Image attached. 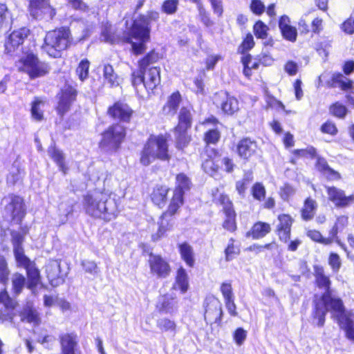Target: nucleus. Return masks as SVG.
<instances>
[{
	"label": "nucleus",
	"mask_w": 354,
	"mask_h": 354,
	"mask_svg": "<svg viewBox=\"0 0 354 354\" xmlns=\"http://www.w3.org/2000/svg\"><path fill=\"white\" fill-rule=\"evenodd\" d=\"M159 13L155 10H149L146 15L140 14L131 21L129 30H124L122 36H117L110 28L106 27L102 32L104 40L111 44H129L133 55H142L147 50L146 44L151 39V24L158 21Z\"/></svg>",
	"instance_id": "1"
},
{
	"label": "nucleus",
	"mask_w": 354,
	"mask_h": 354,
	"mask_svg": "<svg viewBox=\"0 0 354 354\" xmlns=\"http://www.w3.org/2000/svg\"><path fill=\"white\" fill-rule=\"evenodd\" d=\"M313 276L315 287L324 291L319 297L322 304L335 313V319L339 328L344 331L345 337L354 342V313L346 310L340 297L333 295L332 281L324 266L314 265Z\"/></svg>",
	"instance_id": "2"
},
{
	"label": "nucleus",
	"mask_w": 354,
	"mask_h": 354,
	"mask_svg": "<svg viewBox=\"0 0 354 354\" xmlns=\"http://www.w3.org/2000/svg\"><path fill=\"white\" fill-rule=\"evenodd\" d=\"M176 185L167 207L160 215L157 231L151 235V241L157 242L165 237L167 232L172 229L174 217L178 214L185 203V193L192 187L191 179L185 173L176 175Z\"/></svg>",
	"instance_id": "3"
},
{
	"label": "nucleus",
	"mask_w": 354,
	"mask_h": 354,
	"mask_svg": "<svg viewBox=\"0 0 354 354\" xmlns=\"http://www.w3.org/2000/svg\"><path fill=\"white\" fill-rule=\"evenodd\" d=\"M167 134H151L140 152V162L142 166H149L154 160L169 162L171 159Z\"/></svg>",
	"instance_id": "4"
},
{
	"label": "nucleus",
	"mask_w": 354,
	"mask_h": 354,
	"mask_svg": "<svg viewBox=\"0 0 354 354\" xmlns=\"http://www.w3.org/2000/svg\"><path fill=\"white\" fill-rule=\"evenodd\" d=\"M73 44L70 28L61 26L46 32L41 48L49 57L57 59Z\"/></svg>",
	"instance_id": "5"
},
{
	"label": "nucleus",
	"mask_w": 354,
	"mask_h": 354,
	"mask_svg": "<svg viewBox=\"0 0 354 354\" xmlns=\"http://www.w3.org/2000/svg\"><path fill=\"white\" fill-rule=\"evenodd\" d=\"M83 200L85 212L95 218H101L109 222L118 216L115 203L105 195L95 197L87 194L84 196Z\"/></svg>",
	"instance_id": "6"
},
{
	"label": "nucleus",
	"mask_w": 354,
	"mask_h": 354,
	"mask_svg": "<svg viewBox=\"0 0 354 354\" xmlns=\"http://www.w3.org/2000/svg\"><path fill=\"white\" fill-rule=\"evenodd\" d=\"M177 122L173 127L175 134V147L179 151H184L192 140L189 133L194 123V108L192 105L183 106L177 113Z\"/></svg>",
	"instance_id": "7"
},
{
	"label": "nucleus",
	"mask_w": 354,
	"mask_h": 354,
	"mask_svg": "<svg viewBox=\"0 0 354 354\" xmlns=\"http://www.w3.org/2000/svg\"><path fill=\"white\" fill-rule=\"evenodd\" d=\"M16 66L18 71L26 74L30 80L44 77L50 71V64L41 61L38 55L31 50L23 52L16 62Z\"/></svg>",
	"instance_id": "8"
},
{
	"label": "nucleus",
	"mask_w": 354,
	"mask_h": 354,
	"mask_svg": "<svg viewBox=\"0 0 354 354\" xmlns=\"http://www.w3.org/2000/svg\"><path fill=\"white\" fill-rule=\"evenodd\" d=\"M127 129L120 123H112L101 133L98 147L109 153L118 152L126 140Z\"/></svg>",
	"instance_id": "9"
},
{
	"label": "nucleus",
	"mask_w": 354,
	"mask_h": 354,
	"mask_svg": "<svg viewBox=\"0 0 354 354\" xmlns=\"http://www.w3.org/2000/svg\"><path fill=\"white\" fill-rule=\"evenodd\" d=\"M0 205L3 207L5 216L9 218L10 225H22L27 214V207L24 197L9 194L2 197Z\"/></svg>",
	"instance_id": "10"
},
{
	"label": "nucleus",
	"mask_w": 354,
	"mask_h": 354,
	"mask_svg": "<svg viewBox=\"0 0 354 354\" xmlns=\"http://www.w3.org/2000/svg\"><path fill=\"white\" fill-rule=\"evenodd\" d=\"M109 118L122 125L130 124L136 116V111L125 100H118L108 106L106 111Z\"/></svg>",
	"instance_id": "11"
},
{
	"label": "nucleus",
	"mask_w": 354,
	"mask_h": 354,
	"mask_svg": "<svg viewBox=\"0 0 354 354\" xmlns=\"http://www.w3.org/2000/svg\"><path fill=\"white\" fill-rule=\"evenodd\" d=\"M78 93L77 88L71 84H65L57 93L55 111L59 118L64 117L71 111L77 101Z\"/></svg>",
	"instance_id": "12"
},
{
	"label": "nucleus",
	"mask_w": 354,
	"mask_h": 354,
	"mask_svg": "<svg viewBox=\"0 0 354 354\" xmlns=\"http://www.w3.org/2000/svg\"><path fill=\"white\" fill-rule=\"evenodd\" d=\"M28 11L33 19L46 22L53 20L57 15L50 0H28Z\"/></svg>",
	"instance_id": "13"
},
{
	"label": "nucleus",
	"mask_w": 354,
	"mask_h": 354,
	"mask_svg": "<svg viewBox=\"0 0 354 354\" xmlns=\"http://www.w3.org/2000/svg\"><path fill=\"white\" fill-rule=\"evenodd\" d=\"M160 66L149 68L140 74H137L136 71H133L131 74V84L136 87L143 84L147 90L153 91L160 84Z\"/></svg>",
	"instance_id": "14"
},
{
	"label": "nucleus",
	"mask_w": 354,
	"mask_h": 354,
	"mask_svg": "<svg viewBox=\"0 0 354 354\" xmlns=\"http://www.w3.org/2000/svg\"><path fill=\"white\" fill-rule=\"evenodd\" d=\"M212 103L225 116H232L240 110L238 99L227 91L216 92L212 97Z\"/></svg>",
	"instance_id": "15"
},
{
	"label": "nucleus",
	"mask_w": 354,
	"mask_h": 354,
	"mask_svg": "<svg viewBox=\"0 0 354 354\" xmlns=\"http://www.w3.org/2000/svg\"><path fill=\"white\" fill-rule=\"evenodd\" d=\"M31 30L27 26H22L11 31L5 37L4 54L13 56L30 35Z\"/></svg>",
	"instance_id": "16"
},
{
	"label": "nucleus",
	"mask_w": 354,
	"mask_h": 354,
	"mask_svg": "<svg viewBox=\"0 0 354 354\" xmlns=\"http://www.w3.org/2000/svg\"><path fill=\"white\" fill-rule=\"evenodd\" d=\"M203 317L207 325L212 326L214 324L221 326L223 316V311L220 300L213 296H207L203 301Z\"/></svg>",
	"instance_id": "17"
},
{
	"label": "nucleus",
	"mask_w": 354,
	"mask_h": 354,
	"mask_svg": "<svg viewBox=\"0 0 354 354\" xmlns=\"http://www.w3.org/2000/svg\"><path fill=\"white\" fill-rule=\"evenodd\" d=\"M148 255L147 263L151 275L160 279L169 277L172 270L169 262L160 254L150 252Z\"/></svg>",
	"instance_id": "18"
},
{
	"label": "nucleus",
	"mask_w": 354,
	"mask_h": 354,
	"mask_svg": "<svg viewBox=\"0 0 354 354\" xmlns=\"http://www.w3.org/2000/svg\"><path fill=\"white\" fill-rule=\"evenodd\" d=\"M257 142L250 137L241 138L234 146V152L244 162H250L258 154Z\"/></svg>",
	"instance_id": "19"
},
{
	"label": "nucleus",
	"mask_w": 354,
	"mask_h": 354,
	"mask_svg": "<svg viewBox=\"0 0 354 354\" xmlns=\"http://www.w3.org/2000/svg\"><path fill=\"white\" fill-rule=\"evenodd\" d=\"M18 267L25 269L27 277L26 286L28 289L34 290L41 283V276L39 270L34 261L28 257L16 261Z\"/></svg>",
	"instance_id": "20"
},
{
	"label": "nucleus",
	"mask_w": 354,
	"mask_h": 354,
	"mask_svg": "<svg viewBox=\"0 0 354 354\" xmlns=\"http://www.w3.org/2000/svg\"><path fill=\"white\" fill-rule=\"evenodd\" d=\"M205 157L201 161L202 169L212 176L217 174L221 168L220 151L216 148L205 149Z\"/></svg>",
	"instance_id": "21"
},
{
	"label": "nucleus",
	"mask_w": 354,
	"mask_h": 354,
	"mask_svg": "<svg viewBox=\"0 0 354 354\" xmlns=\"http://www.w3.org/2000/svg\"><path fill=\"white\" fill-rule=\"evenodd\" d=\"M202 124L214 127V128L206 130L203 135V141L205 147L217 145L221 140V131L217 127L218 124H221L219 120L216 116L211 115L203 120Z\"/></svg>",
	"instance_id": "22"
},
{
	"label": "nucleus",
	"mask_w": 354,
	"mask_h": 354,
	"mask_svg": "<svg viewBox=\"0 0 354 354\" xmlns=\"http://www.w3.org/2000/svg\"><path fill=\"white\" fill-rule=\"evenodd\" d=\"M277 219L274 232L281 242L286 243L291 237L294 218L289 214L282 213L277 215Z\"/></svg>",
	"instance_id": "23"
},
{
	"label": "nucleus",
	"mask_w": 354,
	"mask_h": 354,
	"mask_svg": "<svg viewBox=\"0 0 354 354\" xmlns=\"http://www.w3.org/2000/svg\"><path fill=\"white\" fill-rule=\"evenodd\" d=\"M59 354H81L79 348V337L74 331L62 333L58 336Z\"/></svg>",
	"instance_id": "24"
},
{
	"label": "nucleus",
	"mask_w": 354,
	"mask_h": 354,
	"mask_svg": "<svg viewBox=\"0 0 354 354\" xmlns=\"http://www.w3.org/2000/svg\"><path fill=\"white\" fill-rule=\"evenodd\" d=\"M325 188L328 201L335 207L344 208L354 204V194L346 196L344 190L335 186H326Z\"/></svg>",
	"instance_id": "25"
},
{
	"label": "nucleus",
	"mask_w": 354,
	"mask_h": 354,
	"mask_svg": "<svg viewBox=\"0 0 354 354\" xmlns=\"http://www.w3.org/2000/svg\"><path fill=\"white\" fill-rule=\"evenodd\" d=\"M19 226L20 232H17L15 230L10 232L11 242L13 247V254L16 261L28 257L25 254L24 249L22 245L25 239L24 236L28 234L30 227L26 225H21Z\"/></svg>",
	"instance_id": "26"
},
{
	"label": "nucleus",
	"mask_w": 354,
	"mask_h": 354,
	"mask_svg": "<svg viewBox=\"0 0 354 354\" xmlns=\"http://www.w3.org/2000/svg\"><path fill=\"white\" fill-rule=\"evenodd\" d=\"M183 103V95L178 90L174 91L166 99L162 105L161 111L165 117H174L180 110Z\"/></svg>",
	"instance_id": "27"
},
{
	"label": "nucleus",
	"mask_w": 354,
	"mask_h": 354,
	"mask_svg": "<svg viewBox=\"0 0 354 354\" xmlns=\"http://www.w3.org/2000/svg\"><path fill=\"white\" fill-rule=\"evenodd\" d=\"M171 189L165 184L155 185L149 194L151 203L158 209H163L168 202L169 194Z\"/></svg>",
	"instance_id": "28"
},
{
	"label": "nucleus",
	"mask_w": 354,
	"mask_h": 354,
	"mask_svg": "<svg viewBox=\"0 0 354 354\" xmlns=\"http://www.w3.org/2000/svg\"><path fill=\"white\" fill-rule=\"evenodd\" d=\"M220 291L224 299L225 308L231 317H237V306L235 304V298L233 293V288L230 281L221 283Z\"/></svg>",
	"instance_id": "29"
},
{
	"label": "nucleus",
	"mask_w": 354,
	"mask_h": 354,
	"mask_svg": "<svg viewBox=\"0 0 354 354\" xmlns=\"http://www.w3.org/2000/svg\"><path fill=\"white\" fill-rule=\"evenodd\" d=\"M278 26L282 37L288 41L294 43L297 39V28L292 25V21L289 16L283 15L279 17Z\"/></svg>",
	"instance_id": "30"
},
{
	"label": "nucleus",
	"mask_w": 354,
	"mask_h": 354,
	"mask_svg": "<svg viewBox=\"0 0 354 354\" xmlns=\"http://www.w3.org/2000/svg\"><path fill=\"white\" fill-rule=\"evenodd\" d=\"M162 58V55L156 49H151L138 61L137 74H140L149 68L154 67Z\"/></svg>",
	"instance_id": "31"
},
{
	"label": "nucleus",
	"mask_w": 354,
	"mask_h": 354,
	"mask_svg": "<svg viewBox=\"0 0 354 354\" xmlns=\"http://www.w3.org/2000/svg\"><path fill=\"white\" fill-rule=\"evenodd\" d=\"M271 231L270 223L263 221H257L245 233V236L253 240H259L266 237Z\"/></svg>",
	"instance_id": "32"
},
{
	"label": "nucleus",
	"mask_w": 354,
	"mask_h": 354,
	"mask_svg": "<svg viewBox=\"0 0 354 354\" xmlns=\"http://www.w3.org/2000/svg\"><path fill=\"white\" fill-rule=\"evenodd\" d=\"M46 274L49 283L53 287L59 286L64 282V275L61 270L59 263L57 261L46 266Z\"/></svg>",
	"instance_id": "33"
},
{
	"label": "nucleus",
	"mask_w": 354,
	"mask_h": 354,
	"mask_svg": "<svg viewBox=\"0 0 354 354\" xmlns=\"http://www.w3.org/2000/svg\"><path fill=\"white\" fill-rule=\"evenodd\" d=\"M212 201L214 204L221 207V212L223 214L235 212L234 205L228 194L223 192L218 193V189L216 188L212 192Z\"/></svg>",
	"instance_id": "34"
},
{
	"label": "nucleus",
	"mask_w": 354,
	"mask_h": 354,
	"mask_svg": "<svg viewBox=\"0 0 354 354\" xmlns=\"http://www.w3.org/2000/svg\"><path fill=\"white\" fill-rule=\"evenodd\" d=\"M326 86L329 88L339 86L342 91H347L353 88V82L348 78H346L342 73L335 72L326 82Z\"/></svg>",
	"instance_id": "35"
},
{
	"label": "nucleus",
	"mask_w": 354,
	"mask_h": 354,
	"mask_svg": "<svg viewBox=\"0 0 354 354\" xmlns=\"http://www.w3.org/2000/svg\"><path fill=\"white\" fill-rule=\"evenodd\" d=\"M317 203L311 196L306 198L300 209V216L302 221H309L313 219L317 209Z\"/></svg>",
	"instance_id": "36"
},
{
	"label": "nucleus",
	"mask_w": 354,
	"mask_h": 354,
	"mask_svg": "<svg viewBox=\"0 0 354 354\" xmlns=\"http://www.w3.org/2000/svg\"><path fill=\"white\" fill-rule=\"evenodd\" d=\"M189 288V277L185 268L179 266L176 272L173 288L179 290L182 294L187 292Z\"/></svg>",
	"instance_id": "37"
},
{
	"label": "nucleus",
	"mask_w": 354,
	"mask_h": 354,
	"mask_svg": "<svg viewBox=\"0 0 354 354\" xmlns=\"http://www.w3.org/2000/svg\"><path fill=\"white\" fill-rule=\"evenodd\" d=\"M178 252L182 261L189 268H193L195 266V254L193 248L187 242L180 243L177 245Z\"/></svg>",
	"instance_id": "38"
},
{
	"label": "nucleus",
	"mask_w": 354,
	"mask_h": 354,
	"mask_svg": "<svg viewBox=\"0 0 354 354\" xmlns=\"http://www.w3.org/2000/svg\"><path fill=\"white\" fill-rule=\"evenodd\" d=\"M19 315L22 322H27L33 325H39L41 323L39 313L32 306H25L19 311Z\"/></svg>",
	"instance_id": "39"
},
{
	"label": "nucleus",
	"mask_w": 354,
	"mask_h": 354,
	"mask_svg": "<svg viewBox=\"0 0 354 354\" xmlns=\"http://www.w3.org/2000/svg\"><path fill=\"white\" fill-rule=\"evenodd\" d=\"M48 152L52 160L58 166L59 170L64 175L66 174L68 170L65 162L64 155L62 151L57 148L55 143L48 148Z\"/></svg>",
	"instance_id": "40"
},
{
	"label": "nucleus",
	"mask_w": 354,
	"mask_h": 354,
	"mask_svg": "<svg viewBox=\"0 0 354 354\" xmlns=\"http://www.w3.org/2000/svg\"><path fill=\"white\" fill-rule=\"evenodd\" d=\"M326 314L327 309L323 308L319 301H314L311 317L317 326L321 328L324 326Z\"/></svg>",
	"instance_id": "41"
},
{
	"label": "nucleus",
	"mask_w": 354,
	"mask_h": 354,
	"mask_svg": "<svg viewBox=\"0 0 354 354\" xmlns=\"http://www.w3.org/2000/svg\"><path fill=\"white\" fill-rule=\"evenodd\" d=\"M254 180V175L252 169L243 171V176L235 183V189L239 195L244 196L248 188V185Z\"/></svg>",
	"instance_id": "42"
},
{
	"label": "nucleus",
	"mask_w": 354,
	"mask_h": 354,
	"mask_svg": "<svg viewBox=\"0 0 354 354\" xmlns=\"http://www.w3.org/2000/svg\"><path fill=\"white\" fill-rule=\"evenodd\" d=\"M175 298L169 294L160 296L159 301L156 304V310L159 314L171 313L174 309V301Z\"/></svg>",
	"instance_id": "43"
},
{
	"label": "nucleus",
	"mask_w": 354,
	"mask_h": 354,
	"mask_svg": "<svg viewBox=\"0 0 354 354\" xmlns=\"http://www.w3.org/2000/svg\"><path fill=\"white\" fill-rule=\"evenodd\" d=\"M45 104V101L40 97H35L30 103V115L32 120L36 122H41L44 120V113L41 106Z\"/></svg>",
	"instance_id": "44"
},
{
	"label": "nucleus",
	"mask_w": 354,
	"mask_h": 354,
	"mask_svg": "<svg viewBox=\"0 0 354 354\" xmlns=\"http://www.w3.org/2000/svg\"><path fill=\"white\" fill-rule=\"evenodd\" d=\"M156 326L162 333H170L174 336L178 331L176 322L169 317L158 319L156 322Z\"/></svg>",
	"instance_id": "45"
},
{
	"label": "nucleus",
	"mask_w": 354,
	"mask_h": 354,
	"mask_svg": "<svg viewBox=\"0 0 354 354\" xmlns=\"http://www.w3.org/2000/svg\"><path fill=\"white\" fill-rule=\"evenodd\" d=\"M317 149L313 146H308L305 149H297L291 151L292 158L290 162L295 164L297 160L301 158H308L315 159L316 157Z\"/></svg>",
	"instance_id": "46"
},
{
	"label": "nucleus",
	"mask_w": 354,
	"mask_h": 354,
	"mask_svg": "<svg viewBox=\"0 0 354 354\" xmlns=\"http://www.w3.org/2000/svg\"><path fill=\"white\" fill-rule=\"evenodd\" d=\"M252 55L250 54L245 55L241 58V62L243 64V73L248 79H250L252 76V70H257L260 66V62L258 60L251 63Z\"/></svg>",
	"instance_id": "47"
},
{
	"label": "nucleus",
	"mask_w": 354,
	"mask_h": 354,
	"mask_svg": "<svg viewBox=\"0 0 354 354\" xmlns=\"http://www.w3.org/2000/svg\"><path fill=\"white\" fill-rule=\"evenodd\" d=\"M224 216L225 218L222 222L223 228L229 232H235L238 229L236 221V212L235 211L230 213L225 214Z\"/></svg>",
	"instance_id": "48"
},
{
	"label": "nucleus",
	"mask_w": 354,
	"mask_h": 354,
	"mask_svg": "<svg viewBox=\"0 0 354 354\" xmlns=\"http://www.w3.org/2000/svg\"><path fill=\"white\" fill-rule=\"evenodd\" d=\"M236 239L233 237L229 239L224 250L225 260L230 261L240 254L239 247L236 244Z\"/></svg>",
	"instance_id": "49"
},
{
	"label": "nucleus",
	"mask_w": 354,
	"mask_h": 354,
	"mask_svg": "<svg viewBox=\"0 0 354 354\" xmlns=\"http://www.w3.org/2000/svg\"><path fill=\"white\" fill-rule=\"evenodd\" d=\"M254 46L255 41L253 35L250 32H248L239 45L237 53L244 56L245 55L249 54L248 51L252 49Z\"/></svg>",
	"instance_id": "50"
},
{
	"label": "nucleus",
	"mask_w": 354,
	"mask_h": 354,
	"mask_svg": "<svg viewBox=\"0 0 354 354\" xmlns=\"http://www.w3.org/2000/svg\"><path fill=\"white\" fill-rule=\"evenodd\" d=\"M10 271L6 257L0 254V284L6 286L9 281Z\"/></svg>",
	"instance_id": "51"
},
{
	"label": "nucleus",
	"mask_w": 354,
	"mask_h": 354,
	"mask_svg": "<svg viewBox=\"0 0 354 354\" xmlns=\"http://www.w3.org/2000/svg\"><path fill=\"white\" fill-rule=\"evenodd\" d=\"M91 63L86 58L82 59L77 64L75 69V73L81 82H84L89 75V68Z\"/></svg>",
	"instance_id": "52"
},
{
	"label": "nucleus",
	"mask_w": 354,
	"mask_h": 354,
	"mask_svg": "<svg viewBox=\"0 0 354 354\" xmlns=\"http://www.w3.org/2000/svg\"><path fill=\"white\" fill-rule=\"evenodd\" d=\"M250 194L252 198L257 201H263L266 198V189L263 183H254L250 189Z\"/></svg>",
	"instance_id": "53"
},
{
	"label": "nucleus",
	"mask_w": 354,
	"mask_h": 354,
	"mask_svg": "<svg viewBox=\"0 0 354 354\" xmlns=\"http://www.w3.org/2000/svg\"><path fill=\"white\" fill-rule=\"evenodd\" d=\"M253 33L257 39H265L268 36L269 27L261 20H257L252 26Z\"/></svg>",
	"instance_id": "54"
},
{
	"label": "nucleus",
	"mask_w": 354,
	"mask_h": 354,
	"mask_svg": "<svg viewBox=\"0 0 354 354\" xmlns=\"http://www.w3.org/2000/svg\"><path fill=\"white\" fill-rule=\"evenodd\" d=\"M329 111L333 116L342 119L347 115L348 109L340 102H335L330 105Z\"/></svg>",
	"instance_id": "55"
},
{
	"label": "nucleus",
	"mask_w": 354,
	"mask_h": 354,
	"mask_svg": "<svg viewBox=\"0 0 354 354\" xmlns=\"http://www.w3.org/2000/svg\"><path fill=\"white\" fill-rule=\"evenodd\" d=\"M103 76L104 80L110 84L111 86L118 84L117 82L118 76L115 73L113 67L111 64H104L103 68Z\"/></svg>",
	"instance_id": "56"
},
{
	"label": "nucleus",
	"mask_w": 354,
	"mask_h": 354,
	"mask_svg": "<svg viewBox=\"0 0 354 354\" xmlns=\"http://www.w3.org/2000/svg\"><path fill=\"white\" fill-rule=\"evenodd\" d=\"M26 279L21 273H15L12 279V292L15 295H19L24 287Z\"/></svg>",
	"instance_id": "57"
},
{
	"label": "nucleus",
	"mask_w": 354,
	"mask_h": 354,
	"mask_svg": "<svg viewBox=\"0 0 354 354\" xmlns=\"http://www.w3.org/2000/svg\"><path fill=\"white\" fill-rule=\"evenodd\" d=\"M178 0H165L160 7L161 11L166 15H171L178 10Z\"/></svg>",
	"instance_id": "58"
},
{
	"label": "nucleus",
	"mask_w": 354,
	"mask_h": 354,
	"mask_svg": "<svg viewBox=\"0 0 354 354\" xmlns=\"http://www.w3.org/2000/svg\"><path fill=\"white\" fill-rule=\"evenodd\" d=\"M341 230L335 225L332 226L330 230H329V236L328 237H326V239L328 241L326 243V245H331L333 243H336L337 245H339L341 248L346 250V248L344 246V244H343L339 236L338 233Z\"/></svg>",
	"instance_id": "59"
},
{
	"label": "nucleus",
	"mask_w": 354,
	"mask_h": 354,
	"mask_svg": "<svg viewBox=\"0 0 354 354\" xmlns=\"http://www.w3.org/2000/svg\"><path fill=\"white\" fill-rule=\"evenodd\" d=\"M328 263L333 272H338L342 267V260L339 255L334 252H330L328 257Z\"/></svg>",
	"instance_id": "60"
},
{
	"label": "nucleus",
	"mask_w": 354,
	"mask_h": 354,
	"mask_svg": "<svg viewBox=\"0 0 354 354\" xmlns=\"http://www.w3.org/2000/svg\"><path fill=\"white\" fill-rule=\"evenodd\" d=\"M320 131L322 133L331 136H335L338 133V129L336 124L330 120H327L324 122L320 127Z\"/></svg>",
	"instance_id": "61"
},
{
	"label": "nucleus",
	"mask_w": 354,
	"mask_h": 354,
	"mask_svg": "<svg viewBox=\"0 0 354 354\" xmlns=\"http://www.w3.org/2000/svg\"><path fill=\"white\" fill-rule=\"evenodd\" d=\"M306 236L313 241L326 245L328 241L324 237L322 233L317 230H308L306 232Z\"/></svg>",
	"instance_id": "62"
},
{
	"label": "nucleus",
	"mask_w": 354,
	"mask_h": 354,
	"mask_svg": "<svg viewBox=\"0 0 354 354\" xmlns=\"http://www.w3.org/2000/svg\"><path fill=\"white\" fill-rule=\"evenodd\" d=\"M248 333L242 327H239L232 333L233 340L237 346H241L247 338Z\"/></svg>",
	"instance_id": "63"
},
{
	"label": "nucleus",
	"mask_w": 354,
	"mask_h": 354,
	"mask_svg": "<svg viewBox=\"0 0 354 354\" xmlns=\"http://www.w3.org/2000/svg\"><path fill=\"white\" fill-rule=\"evenodd\" d=\"M340 29L346 35L354 34V18L350 17L344 20L340 25Z\"/></svg>",
	"instance_id": "64"
}]
</instances>
